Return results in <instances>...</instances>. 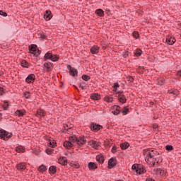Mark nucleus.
Segmentation results:
<instances>
[{
    "label": "nucleus",
    "mask_w": 181,
    "mask_h": 181,
    "mask_svg": "<svg viewBox=\"0 0 181 181\" xmlns=\"http://www.w3.org/2000/svg\"><path fill=\"white\" fill-rule=\"evenodd\" d=\"M0 15L1 16H4V18H6V16H8V13L2 10L0 11Z\"/></svg>",
    "instance_id": "obj_44"
},
{
    "label": "nucleus",
    "mask_w": 181,
    "mask_h": 181,
    "mask_svg": "<svg viewBox=\"0 0 181 181\" xmlns=\"http://www.w3.org/2000/svg\"><path fill=\"white\" fill-rule=\"evenodd\" d=\"M112 112L114 115H118L121 112V107L116 105L115 110H112Z\"/></svg>",
    "instance_id": "obj_18"
},
{
    "label": "nucleus",
    "mask_w": 181,
    "mask_h": 181,
    "mask_svg": "<svg viewBox=\"0 0 181 181\" xmlns=\"http://www.w3.org/2000/svg\"><path fill=\"white\" fill-rule=\"evenodd\" d=\"M21 66L22 67L28 68L29 67V63H28V62H26L25 60H23L21 62Z\"/></svg>",
    "instance_id": "obj_35"
},
{
    "label": "nucleus",
    "mask_w": 181,
    "mask_h": 181,
    "mask_svg": "<svg viewBox=\"0 0 181 181\" xmlns=\"http://www.w3.org/2000/svg\"><path fill=\"white\" fill-rule=\"evenodd\" d=\"M35 80H36V76H35V74H29L25 78V81L28 84H31V83L33 84V83H35Z\"/></svg>",
    "instance_id": "obj_5"
},
{
    "label": "nucleus",
    "mask_w": 181,
    "mask_h": 181,
    "mask_svg": "<svg viewBox=\"0 0 181 181\" xmlns=\"http://www.w3.org/2000/svg\"><path fill=\"white\" fill-rule=\"evenodd\" d=\"M11 105H9V103H8V101L5 100L4 104H3V108L5 111H6V110H8V108H9Z\"/></svg>",
    "instance_id": "obj_31"
},
{
    "label": "nucleus",
    "mask_w": 181,
    "mask_h": 181,
    "mask_svg": "<svg viewBox=\"0 0 181 181\" xmlns=\"http://www.w3.org/2000/svg\"><path fill=\"white\" fill-rule=\"evenodd\" d=\"M129 111V109L128 107H127V106L124 107V110L122 111L123 115H127V114H128Z\"/></svg>",
    "instance_id": "obj_37"
},
{
    "label": "nucleus",
    "mask_w": 181,
    "mask_h": 181,
    "mask_svg": "<svg viewBox=\"0 0 181 181\" xmlns=\"http://www.w3.org/2000/svg\"><path fill=\"white\" fill-rule=\"evenodd\" d=\"M160 176H165V175H166V171L165 170H162L160 168Z\"/></svg>",
    "instance_id": "obj_47"
},
{
    "label": "nucleus",
    "mask_w": 181,
    "mask_h": 181,
    "mask_svg": "<svg viewBox=\"0 0 181 181\" xmlns=\"http://www.w3.org/2000/svg\"><path fill=\"white\" fill-rule=\"evenodd\" d=\"M90 129L95 132L100 131V129H103V126L96 123H92L90 124Z\"/></svg>",
    "instance_id": "obj_6"
},
{
    "label": "nucleus",
    "mask_w": 181,
    "mask_h": 181,
    "mask_svg": "<svg viewBox=\"0 0 181 181\" xmlns=\"http://www.w3.org/2000/svg\"><path fill=\"white\" fill-rule=\"evenodd\" d=\"M129 52L128 51H126V52H123V57L124 58V59H127V57H128V56H129Z\"/></svg>",
    "instance_id": "obj_48"
},
{
    "label": "nucleus",
    "mask_w": 181,
    "mask_h": 181,
    "mask_svg": "<svg viewBox=\"0 0 181 181\" xmlns=\"http://www.w3.org/2000/svg\"><path fill=\"white\" fill-rule=\"evenodd\" d=\"M45 115H46V112H45V110L40 109L37 111L36 117H37L38 118L45 117Z\"/></svg>",
    "instance_id": "obj_13"
},
{
    "label": "nucleus",
    "mask_w": 181,
    "mask_h": 181,
    "mask_svg": "<svg viewBox=\"0 0 181 181\" xmlns=\"http://www.w3.org/2000/svg\"><path fill=\"white\" fill-rule=\"evenodd\" d=\"M132 35L136 39H138L139 37V33L136 31L133 32Z\"/></svg>",
    "instance_id": "obj_42"
},
{
    "label": "nucleus",
    "mask_w": 181,
    "mask_h": 181,
    "mask_svg": "<svg viewBox=\"0 0 181 181\" xmlns=\"http://www.w3.org/2000/svg\"><path fill=\"white\" fill-rule=\"evenodd\" d=\"M118 87H119V85L118 84V83H115V84H114V91H117V88H118Z\"/></svg>",
    "instance_id": "obj_49"
},
{
    "label": "nucleus",
    "mask_w": 181,
    "mask_h": 181,
    "mask_svg": "<svg viewBox=\"0 0 181 181\" xmlns=\"http://www.w3.org/2000/svg\"><path fill=\"white\" fill-rule=\"evenodd\" d=\"M52 56H53L52 53L47 52L45 54V59H46V60H51Z\"/></svg>",
    "instance_id": "obj_30"
},
{
    "label": "nucleus",
    "mask_w": 181,
    "mask_h": 181,
    "mask_svg": "<svg viewBox=\"0 0 181 181\" xmlns=\"http://www.w3.org/2000/svg\"><path fill=\"white\" fill-rule=\"evenodd\" d=\"M41 37H42V39H45V35H41Z\"/></svg>",
    "instance_id": "obj_56"
},
{
    "label": "nucleus",
    "mask_w": 181,
    "mask_h": 181,
    "mask_svg": "<svg viewBox=\"0 0 181 181\" xmlns=\"http://www.w3.org/2000/svg\"><path fill=\"white\" fill-rule=\"evenodd\" d=\"M168 94H173L174 95H177L179 94L178 90H171L168 92Z\"/></svg>",
    "instance_id": "obj_33"
},
{
    "label": "nucleus",
    "mask_w": 181,
    "mask_h": 181,
    "mask_svg": "<svg viewBox=\"0 0 181 181\" xmlns=\"http://www.w3.org/2000/svg\"><path fill=\"white\" fill-rule=\"evenodd\" d=\"M69 141L73 144H76L78 146H83V145H86V142H87V140H86L84 136H71L69 137Z\"/></svg>",
    "instance_id": "obj_2"
},
{
    "label": "nucleus",
    "mask_w": 181,
    "mask_h": 181,
    "mask_svg": "<svg viewBox=\"0 0 181 181\" xmlns=\"http://www.w3.org/2000/svg\"><path fill=\"white\" fill-rule=\"evenodd\" d=\"M17 169L18 170H25L26 169V165H25V163H21L17 165Z\"/></svg>",
    "instance_id": "obj_21"
},
{
    "label": "nucleus",
    "mask_w": 181,
    "mask_h": 181,
    "mask_svg": "<svg viewBox=\"0 0 181 181\" xmlns=\"http://www.w3.org/2000/svg\"><path fill=\"white\" fill-rule=\"evenodd\" d=\"M143 154L147 165L151 168H153L155 165H158L159 161L156 160V155H159V153L156 150H144Z\"/></svg>",
    "instance_id": "obj_1"
},
{
    "label": "nucleus",
    "mask_w": 181,
    "mask_h": 181,
    "mask_svg": "<svg viewBox=\"0 0 181 181\" xmlns=\"http://www.w3.org/2000/svg\"><path fill=\"white\" fill-rule=\"evenodd\" d=\"M45 69H47V71H50L53 69V64L52 62H47L44 64Z\"/></svg>",
    "instance_id": "obj_12"
},
{
    "label": "nucleus",
    "mask_w": 181,
    "mask_h": 181,
    "mask_svg": "<svg viewBox=\"0 0 181 181\" xmlns=\"http://www.w3.org/2000/svg\"><path fill=\"white\" fill-rule=\"evenodd\" d=\"M117 165V158H111L108 161V167L110 169H112L114 166Z\"/></svg>",
    "instance_id": "obj_7"
},
{
    "label": "nucleus",
    "mask_w": 181,
    "mask_h": 181,
    "mask_svg": "<svg viewBox=\"0 0 181 181\" xmlns=\"http://www.w3.org/2000/svg\"><path fill=\"white\" fill-rule=\"evenodd\" d=\"M49 146L50 147V148H53L54 146H56V142H49Z\"/></svg>",
    "instance_id": "obj_50"
},
{
    "label": "nucleus",
    "mask_w": 181,
    "mask_h": 181,
    "mask_svg": "<svg viewBox=\"0 0 181 181\" xmlns=\"http://www.w3.org/2000/svg\"><path fill=\"white\" fill-rule=\"evenodd\" d=\"M133 172L136 173V175H144L146 170L141 165L134 164L132 167Z\"/></svg>",
    "instance_id": "obj_3"
},
{
    "label": "nucleus",
    "mask_w": 181,
    "mask_h": 181,
    "mask_svg": "<svg viewBox=\"0 0 181 181\" xmlns=\"http://www.w3.org/2000/svg\"><path fill=\"white\" fill-rule=\"evenodd\" d=\"M80 87L81 88H82V90H84V86H83L82 84H80Z\"/></svg>",
    "instance_id": "obj_55"
},
{
    "label": "nucleus",
    "mask_w": 181,
    "mask_h": 181,
    "mask_svg": "<svg viewBox=\"0 0 181 181\" xmlns=\"http://www.w3.org/2000/svg\"><path fill=\"white\" fill-rule=\"evenodd\" d=\"M52 11L50 10H47L44 13V18L45 21H50L52 18Z\"/></svg>",
    "instance_id": "obj_8"
},
{
    "label": "nucleus",
    "mask_w": 181,
    "mask_h": 181,
    "mask_svg": "<svg viewBox=\"0 0 181 181\" xmlns=\"http://www.w3.org/2000/svg\"><path fill=\"white\" fill-rule=\"evenodd\" d=\"M45 152L47 155H52V153H53V150L52 148H47L45 150Z\"/></svg>",
    "instance_id": "obj_41"
},
{
    "label": "nucleus",
    "mask_w": 181,
    "mask_h": 181,
    "mask_svg": "<svg viewBox=\"0 0 181 181\" xmlns=\"http://www.w3.org/2000/svg\"><path fill=\"white\" fill-rule=\"evenodd\" d=\"M118 100L119 101V103H122V104L127 103V98H125V95H119Z\"/></svg>",
    "instance_id": "obj_20"
},
{
    "label": "nucleus",
    "mask_w": 181,
    "mask_h": 181,
    "mask_svg": "<svg viewBox=\"0 0 181 181\" xmlns=\"http://www.w3.org/2000/svg\"><path fill=\"white\" fill-rule=\"evenodd\" d=\"M69 74H71V76H73V77H74V76L77 74V69L74 68H71L69 71Z\"/></svg>",
    "instance_id": "obj_23"
},
{
    "label": "nucleus",
    "mask_w": 181,
    "mask_h": 181,
    "mask_svg": "<svg viewBox=\"0 0 181 181\" xmlns=\"http://www.w3.org/2000/svg\"><path fill=\"white\" fill-rule=\"evenodd\" d=\"M176 42V39H175V37H168L166 39V43H168V45H175V42Z\"/></svg>",
    "instance_id": "obj_11"
},
{
    "label": "nucleus",
    "mask_w": 181,
    "mask_h": 181,
    "mask_svg": "<svg viewBox=\"0 0 181 181\" xmlns=\"http://www.w3.org/2000/svg\"><path fill=\"white\" fill-rule=\"evenodd\" d=\"M47 169V168L46 166L44 165H40V166L38 168L39 172H41V173H43V172H46Z\"/></svg>",
    "instance_id": "obj_29"
},
{
    "label": "nucleus",
    "mask_w": 181,
    "mask_h": 181,
    "mask_svg": "<svg viewBox=\"0 0 181 181\" xmlns=\"http://www.w3.org/2000/svg\"><path fill=\"white\" fill-rule=\"evenodd\" d=\"M112 153H115V152H117V148L115 146L112 147Z\"/></svg>",
    "instance_id": "obj_51"
},
{
    "label": "nucleus",
    "mask_w": 181,
    "mask_h": 181,
    "mask_svg": "<svg viewBox=\"0 0 181 181\" xmlns=\"http://www.w3.org/2000/svg\"><path fill=\"white\" fill-rule=\"evenodd\" d=\"M12 137V133H9L2 129H0V138L4 141H8L9 138Z\"/></svg>",
    "instance_id": "obj_4"
},
{
    "label": "nucleus",
    "mask_w": 181,
    "mask_h": 181,
    "mask_svg": "<svg viewBox=\"0 0 181 181\" xmlns=\"http://www.w3.org/2000/svg\"><path fill=\"white\" fill-rule=\"evenodd\" d=\"M24 97H25L26 99L30 98V93H29V92H25V93H24Z\"/></svg>",
    "instance_id": "obj_46"
},
{
    "label": "nucleus",
    "mask_w": 181,
    "mask_h": 181,
    "mask_svg": "<svg viewBox=\"0 0 181 181\" xmlns=\"http://www.w3.org/2000/svg\"><path fill=\"white\" fill-rule=\"evenodd\" d=\"M134 54L136 57H139V56H141L142 54V50L139 49H136L134 51Z\"/></svg>",
    "instance_id": "obj_32"
},
{
    "label": "nucleus",
    "mask_w": 181,
    "mask_h": 181,
    "mask_svg": "<svg viewBox=\"0 0 181 181\" xmlns=\"http://www.w3.org/2000/svg\"><path fill=\"white\" fill-rule=\"evenodd\" d=\"M165 149L166 151H173V146L172 145H167Z\"/></svg>",
    "instance_id": "obj_43"
},
{
    "label": "nucleus",
    "mask_w": 181,
    "mask_h": 181,
    "mask_svg": "<svg viewBox=\"0 0 181 181\" xmlns=\"http://www.w3.org/2000/svg\"><path fill=\"white\" fill-rule=\"evenodd\" d=\"M146 181H155L153 178H147Z\"/></svg>",
    "instance_id": "obj_53"
},
{
    "label": "nucleus",
    "mask_w": 181,
    "mask_h": 181,
    "mask_svg": "<svg viewBox=\"0 0 181 181\" xmlns=\"http://www.w3.org/2000/svg\"><path fill=\"white\" fill-rule=\"evenodd\" d=\"M25 114H26V110H17L15 112V115H16L17 117H23Z\"/></svg>",
    "instance_id": "obj_10"
},
{
    "label": "nucleus",
    "mask_w": 181,
    "mask_h": 181,
    "mask_svg": "<svg viewBox=\"0 0 181 181\" xmlns=\"http://www.w3.org/2000/svg\"><path fill=\"white\" fill-rule=\"evenodd\" d=\"M96 160L100 163H103L104 162V157H103V156L98 155L96 156Z\"/></svg>",
    "instance_id": "obj_27"
},
{
    "label": "nucleus",
    "mask_w": 181,
    "mask_h": 181,
    "mask_svg": "<svg viewBox=\"0 0 181 181\" xmlns=\"http://www.w3.org/2000/svg\"><path fill=\"white\" fill-rule=\"evenodd\" d=\"M71 166L75 169H78L80 168V164L78 163L73 162L71 163Z\"/></svg>",
    "instance_id": "obj_34"
},
{
    "label": "nucleus",
    "mask_w": 181,
    "mask_h": 181,
    "mask_svg": "<svg viewBox=\"0 0 181 181\" xmlns=\"http://www.w3.org/2000/svg\"><path fill=\"white\" fill-rule=\"evenodd\" d=\"M65 129L67 131V129H66V128H65Z\"/></svg>",
    "instance_id": "obj_60"
},
{
    "label": "nucleus",
    "mask_w": 181,
    "mask_h": 181,
    "mask_svg": "<svg viewBox=\"0 0 181 181\" xmlns=\"http://www.w3.org/2000/svg\"><path fill=\"white\" fill-rule=\"evenodd\" d=\"M58 163L63 165L64 166V165H67V158L66 157L59 158L58 160Z\"/></svg>",
    "instance_id": "obj_17"
},
{
    "label": "nucleus",
    "mask_w": 181,
    "mask_h": 181,
    "mask_svg": "<svg viewBox=\"0 0 181 181\" xmlns=\"http://www.w3.org/2000/svg\"><path fill=\"white\" fill-rule=\"evenodd\" d=\"M59 60V55L54 54L51 57V62H57Z\"/></svg>",
    "instance_id": "obj_36"
},
{
    "label": "nucleus",
    "mask_w": 181,
    "mask_h": 181,
    "mask_svg": "<svg viewBox=\"0 0 181 181\" xmlns=\"http://www.w3.org/2000/svg\"><path fill=\"white\" fill-rule=\"evenodd\" d=\"M88 168H89V169H97V164L93 162H90L88 164Z\"/></svg>",
    "instance_id": "obj_22"
},
{
    "label": "nucleus",
    "mask_w": 181,
    "mask_h": 181,
    "mask_svg": "<svg viewBox=\"0 0 181 181\" xmlns=\"http://www.w3.org/2000/svg\"><path fill=\"white\" fill-rule=\"evenodd\" d=\"M95 13L98 15V16L103 17L104 16V11L102 9H98L95 11Z\"/></svg>",
    "instance_id": "obj_28"
},
{
    "label": "nucleus",
    "mask_w": 181,
    "mask_h": 181,
    "mask_svg": "<svg viewBox=\"0 0 181 181\" xmlns=\"http://www.w3.org/2000/svg\"><path fill=\"white\" fill-rule=\"evenodd\" d=\"M127 81H129L130 83L134 82V78L132 76H127L126 78Z\"/></svg>",
    "instance_id": "obj_45"
},
{
    "label": "nucleus",
    "mask_w": 181,
    "mask_h": 181,
    "mask_svg": "<svg viewBox=\"0 0 181 181\" xmlns=\"http://www.w3.org/2000/svg\"><path fill=\"white\" fill-rule=\"evenodd\" d=\"M36 47H37L36 45H33L30 47V50L33 52V53L32 52V54H34V56L37 57L39 56V54H40V51H38V54L34 53L35 51L36 50Z\"/></svg>",
    "instance_id": "obj_16"
},
{
    "label": "nucleus",
    "mask_w": 181,
    "mask_h": 181,
    "mask_svg": "<svg viewBox=\"0 0 181 181\" xmlns=\"http://www.w3.org/2000/svg\"><path fill=\"white\" fill-rule=\"evenodd\" d=\"M120 148L122 149H128L129 148V143H123L120 145Z\"/></svg>",
    "instance_id": "obj_25"
},
{
    "label": "nucleus",
    "mask_w": 181,
    "mask_h": 181,
    "mask_svg": "<svg viewBox=\"0 0 181 181\" xmlns=\"http://www.w3.org/2000/svg\"><path fill=\"white\" fill-rule=\"evenodd\" d=\"M64 148H66V149H71L73 147V141L69 140V141L64 142Z\"/></svg>",
    "instance_id": "obj_15"
},
{
    "label": "nucleus",
    "mask_w": 181,
    "mask_h": 181,
    "mask_svg": "<svg viewBox=\"0 0 181 181\" xmlns=\"http://www.w3.org/2000/svg\"><path fill=\"white\" fill-rule=\"evenodd\" d=\"M177 76H179V77H181V70L177 71Z\"/></svg>",
    "instance_id": "obj_54"
},
{
    "label": "nucleus",
    "mask_w": 181,
    "mask_h": 181,
    "mask_svg": "<svg viewBox=\"0 0 181 181\" xmlns=\"http://www.w3.org/2000/svg\"><path fill=\"white\" fill-rule=\"evenodd\" d=\"M160 85H162V84H163V80L162 81V83H160Z\"/></svg>",
    "instance_id": "obj_57"
},
{
    "label": "nucleus",
    "mask_w": 181,
    "mask_h": 181,
    "mask_svg": "<svg viewBox=\"0 0 181 181\" xmlns=\"http://www.w3.org/2000/svg\"><path fill=\"white\" fill-rule=\"evenodd\" d=\"M90 98L92 100H98L101 99V95H100V94H98V93H93L90 95Z\"/></svg>",
    "instance_id": "obj_19"
},
{
    "label": "nucleus",
    "mask_w": 181,
    "mask_h": 181,
    "mask_svg": "<svg viewBox=\"0 0 181 181\" xmlns=\"http://www.w3.org/2000/svg\"><path fill=\"white\" fill-rule=\"evenodd\" d=\"M99 52H100V47H98V45H93L90 48V53H92V54H97Z\"/></svg>",
    "instance_id": "obj_9"
},
{
    "label": "nucleus",
    "mask_w": 181,
    "mask_h": 181,
    "mask_svg": "<svg viewBox=\"0 0 181 181\" xmlns=\"http://www.w3.org/2000/svg\"><path fill=\"white\" fill-rule=\"evenodd\" d=\"M4 88L0 87V95H2L4 94Z\"/></svg>",
    "instance_id": "obj_52"
},
{
    "label": "nucleus",
    "mask_w": 181,
    "mask_h": 181,
    "mask_svg": "<svg viewBox=\"0 0 181 181\" xmlns=\"http://www.w3.org/2000/svg\"><path fill=\"white\" fill-rule=\"evenodd\" d=\"M16 152H18V153H21V152L23 153L25 152V148L22 146H18V147L16 148Z\"/></svg>",
    "instance_id": "obj_26"
},
{
    "label": "nucleus",
    "mask_w": 181,
    "mask_h": 181,
    "mask_svg": "<svg viewBox=\"0 0 181 181\" xmlns=\"http://www.w3.org/2000/svg\"><path fill=\"white\" fill-rule=\"evenodd\" d=\"M160 168H154L153 169V175H159L160 174Z\"/></svg>",
    "instance_id": "obj_40"
},
{
    "label": "nucleus",
    "mask_w": 181,
    "mask_h": 181,
    "mask_svg": "<svg viewBox=\"0 0 181 181\" xmlns=\"http://www.w3.org/2000/svg\"><path fill=\"white\" fill-rule=\"evenodd\" d=\"M122 92H119V94H121Z\"/></svg>",
    "instance_id": "obj_59"
},
{
    "label": "nucleus",
    "mask_w": 181,
    "mask_h": 181,
    "mask_svg": "<svg viewBox=\"0 0 181 181\" xmlns=\"http://www.w3.org/2000/svg\"><path fill=\"white\" fill-rule=\"evenodd\" d=\"M49 173H53L54 174V173L56 172V167L55 166H50L49 168Z\"/></svg>",
    "instance_id": "obj_38"
},
{
    "label": "nucleus",
    "mask_w": 181,
    "mask_h": 181,
    "mask_svg": "<svg viewBox=\"0 0 181 181\" xmlns=\"http://www.w3.org/2000/svg\"><path fill=\"white\" fill-rule=\"evenodd\" d=\"M0 117H2V114L0 113Z\"/></svg>",
    "instance_id": "obj_58"
},
{
    "label": "nucleus",
    "mask_w": 181,
    "mask_h": 181,
    "mask_svg": "<svg viewBox=\"0 0 181 181\" xmlns=\"http://www.w3.org/2000/svg\"><path fill=\"white\" fill-rule=\"evenodd\" d=\"M88 145H90V146H92V148H95V149H97V148H98V143L94 140L89 141Z\"/></svg>",
    "instance_id": "obj_14"
},
{
    "label": "nucleus",
    "mask_w": 181,
    "mask_h": 181,
    "mask_svg": "<svg viewBox=\"0 0 181 181\" xmlns=\"http://www.w3.org/2000/svg\"><path fill=\"white\" fill-rule=\"evenodd\" d=\"M104 100L105 103H112V101H114V98L111 96H105Z\"/></svg>",
    "instance_id": "obj_24"
},
{
    "label": "nucleus",
    "mask_w": 181,
    "mask_h": 181,
    "mask_svg": "<svg viewBox=\"0 0 181 181\" xmlns=\"http://www.w3.org/2000/svg\"><path fill=\"white\" fill-rule=\"evenodd\" d=\"M90 77L88 75H83L82 76V80H84L85 81H88L90 80Z\"/></svg>",
    "instance_id": "obj_39"
}]
</instances>
